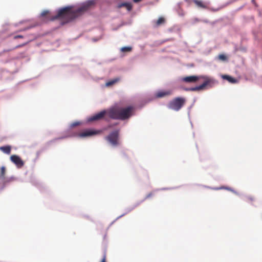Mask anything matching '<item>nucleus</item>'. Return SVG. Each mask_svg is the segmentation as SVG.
<instances>
[{"label":"nucleus","instance_id":"1","mask_svg":"<svg viewBox=\"0 0 262 262\" xmlns=\"http://www.w3.org/2000/svg\"><path fill=\"white\" fill-rule=\"evenodd\" d=\"M119 0H86L75 4L68 5L57 8L54 15L52 16L50 10H43L38 16L42 18L43 23L47 24L56 20H60L58 26L53 28L55 31L61 27L78 19L85 14L90 13L96 4L99 5L101 9H105L113 3Z\"/></svg>","mask_w":262,"mask_h":262},{"label":"nucleus","instance_id":"2","mask_svg":"<svg viewBox=\"0 0 262 262\" xmlns=\"http://www.w3.org/2000/svg\"><path fill=\"white\" fill-rule=\"evenodd\" d=\"M152 101L150 96L147 98L140 100L137 104H129L125 106L120 105L115 102L111 108V118L119 119L120 121L127 123L130 118L136 115V111L141 110L147 104Z\"/></svg>","mask_w":262,"mask_h":262},{"label":"nucleus","instance_id":"3","mask_svg":"<svg viewBox=\"0 0 262 262\" xmlns=\"http://www.w3.org/2000/svg\"><path fill=\"white\" fill-rule=\"evenodd\" d=\"M102 132L101 129L96 128L94 127H90L85 128L81 133L72 132L69 134L63 135L61 136L62 139L71 138H78L81 139H86L100 135Z\"/></svg>","mask_w":262,"mask_h":262},{"label":"nucleus","instance_id":"4","mask_svg":"<svg viewBox=\"0 0 262 262\" xmlns=\"http://www.w3.org/2000/svg\"><path fill=\"white\" fill-rule=\"evenodd\" d=\"M113 106L112 105L107 108H104L101 111L97 112L90 116H87L85 119V123H89L91 122L97 121L101 119L105 118L106 116H107L109 118L112 120H119V119H115L111 118V108Z\"/></svg>","mask_w":262,"mask_h":262},{"label":"nucleus","instance_id":"5","mask_svg":"<svg viewBox=\"0 0 262 262\" xmlns=\"http://www.w3.org/2000/svg\"><path fill=\"white\" fill-rule=\"evenodd\" d=\"M200 79L203 80L200 84L202 91L209 90L219 84V81L208 75H200Z\"/></svg>","mask_w":262,"mask_h":262},{"label":"nucleus","instance_id":"6","mask_svg":"<svg viewBox=\"0 0 262 262\" xmlns=\"http://www.w3.org/2000/svg\"><path fill=\"white\" fill-rule=\"evenodd\" d=\"M120 128H116L111 131L105 137V139L113 147H116L120 145Z\"/></svg>","mask_w":262,"mask_h":262},{"label":"nucleus","instance_id":"7","mask_svg":"<svg viewBox=\"0 0 262 262\" xmlns=\"http://www.w3.org/2000/svg\"><path fill=\"white\" fill-rule=\"evenodd\" d=\"M186 99L183 96H177L170 100L167 104L169 109L178 112L185 104Z\"/></svg>","mask_w":262,"mask_h":262},{"label":"nucleus","instance_id":"8","mask_svg":"<svg viewBox=\"0 0 262 262\" xmlns=\"http://www.w3.org/2000/svg\"><path fill=\"white\" fill-rule=\"evenodd\" d=\"M173 90L171 89H159L156 90L154 92L152 96H149L150 98L152 99V101L156 99L165 98L172 95Z\"/></svg>","mask_w":262,"mask_h":262},{"label":"nucleus","instance_id":"9","mask_svg":"<svg viewBox=\"0 0 262 262\" xmlns=\"http://www.w3.org/2000/svg\"><path fill=\"white\" fill-rule=\"evenodd\" d=\"M46 34H30L29 35H27L26 36L24 39H25V41L21 43H20L19 45H17L15 46V48L18 49L21 47H23L27 45H28L29 43L32 42L33 41L37 39V38L44 36Z\"/></svg>","mask_w":262,"mask_h":262},{"label":"nucleus","instance_id":"10","mask_svg":"<svg viewBox=\"0 0 262 262\" xmlns=\"http://www.w3.org/2000/svg\"><path fill=\"white\" fill-rule=\"evenodd\" d=\"M143 0H132L130 1H121L117 3L116 7L117 9H121L123 7H126V9L128 12H130L133 9V5L132 4V2L134 3H138L139 2H142Z\"/></svg>","mask_w":262,"mask_h":262},{"label":"nucleus","instance_id":"11","mask_svg":"<svg viewBox=\"0 0 262 262\" xmlns=\"http://www.w3.org/2000/svg\"><path fill=\"white\" fill-rule=\"evenodd\" d=\"M10 160L12 163H13L16 166V167L17 168H21L25 165V162L18 155H12L10 157Z\"/></svg>","mask_w":262,"mask_h":262},{"label":"nucleus","instance_id":"12","mask_svg":"<svg viewBox=\"0 0 262 262\" xmlns=\"http://www.w3.org/2000/svg\"><path fill=\"white\" fill-rule=\"evenodd\" d=\"M62 140L60 137H56L49 141H48L46 144L45 146L43 147H42L40 150L36 151V155L37 156V158H38L40 155L45 150H47L49 148V146L53 143H55L56 141L58 140Z\"/></svg>","mask_w":262,"mask_h":262},{"label":"nucleus","instance_id":"13","mask_svg":"<svg viewBox=\"0 0 262 262\" xmlns=\"http://www.w3.org/2000/svg\"><path fill=\"white\" fill-rule=\"evenodd\" d=\"M220 77L223 80H226L231 84H236L239 82V78H235L227 74H221Z\"/></svg>","mask_w":262,"mask_h":262},{"label":"nucleus","instance_id":"14","mask_svg":"<svg viewBox=\"0 0 262 262\" xmlns=\"http://www.w3.org/2000/svg\"><path fill=\"white\" fill-rule=\"evenodd\" d=\"M165 23L166 19L163 16H159L157 19H153L151 21V24L154 29L158 28Z\"/></svg>","mask_w":262,"mask_h":262},{"label":"nucleus","instance_id":"15","mask_svg":"<svg viewBox=\"0 0 262 262\" xmlns=\"http://www.w3.org/2000/svg\"><path fill=\"white\" fill-rule=\"evenodd\" d=\"M31 183L33 185L36 187L41 193L48 192V188L46 186L35 179H31Z\"/></svg>","mask_w":262,"mask_h":262},{"label":"nucleus","instance_id":"16","mask_svg":"<svg viewBox=\"0 0 262 262\" xmlns=\"http://www.w3.org/2000/svg\"><path fill=\"white\" fill-rule=\"evenodd\" d=\"M200 79V75H191L185 76L180 78V80L186 83H190L196 81L197 80Z\"/></svg>","mask_w":262,"mask_h":262},{"label":"nucleus","instance_id":"17","mask_svg":"<svg viewBox=\"0 0 262 262\" xmlns=\"http://www.w3.org/2000/svg\"><path fill=\"white\" fill-rule=\"evenodd\" d=\"M85 123V121L83 122L82 121L80 120H76L73 122H72L71 124H70L68 127L64 130V134L65 135L66 134H69L70 133L74 132V131L71 130L72 129L76 126H77L78 125H83Z\"/></svg>","mask_w":262,"mask_h":262},{"label":"nucleus","instance_id":"18","mask_svg":"<svg viewBox=\"0 0 262 262\" xmlns=\"http://www.w3.org/2000/svg\"><path fill=\"white\" fill-rule=\"evenodd\" d=\"M17 178L12 176L10 177L5 178L3 181H0V192L12 181L17 180Z\"/></svg>","mask_w":262,"mask_h":262},{"label":"nucleus","instance_id":"19","mask_svg":"<svg viewBox=\"0 0 262 262\" xmlns=\"http://www.w3.org/2000/svg\"><path fill=\"white\" fill-rule=\"evenodd\" d=\"M120 80V78L119 77H116L113 79H110L105 82L104 85H102L101 87H111L114 85L115 84H116V83H117L118 82H119Z\"/></svg>","mask_w":262,"mask_h":262},{"label":"nucleus","instance_id":"20","mask_svg":"<svg viewBox=\"0 0 262 262\" xmlns=\"http://www.w3.org/2000/svg\"><path fill=\"white\" fill-rule=\"evenodd\" d=\"M180 89L183 90L185 91H202V88L200 84L198 85H196L194 86H191V87H185L182 85H181L179 87Z\"/></svg>","mask_w":262,"mask_h":262},{"label":"nucleus","instance_id":"21","mask_svg":"<svg viewBox=\"0 0 262 262\" xmlns=\"http://www.w3.org/2000/svg\"><path fill=\"white\" fill-rule=\"evenodd\" d=\"M78 71L79 72L80 75L85 80H89L91 78H93V76L86 69H80L79 67H78Z\"/></svg>","mask_w":262,"mask_h":262},{"label":"nucleus","instance_id":"22","mask_svg":"<svg viewBox=\"0 0 262 262\" xmlns=\"http://www.w3.org/2000/svg\"><path fill=\"white\" fill-rule=\"evenodd\" d=\"M12 149V146L10 145L6 144L0 146V150L4 154L9 155L11 154Z\"/></svg>","mask_w":262,"mask_h":262},{"label":"nucleus","instance_id":"23","mask_svg":"<svg viewBox=\"0 0 262 262\" xmlns=\"http://www.w3.org/2000/svg\"><path fill=\"white\" fill-rule=\"evenodd\" d=\"M183 4V2H179L177 3V6L175 7V10L177 11L178 14L180 16H183L184 15V13L183 12V10L181 7V5Z\"/></svg>","mask_w":262,"mask_h":262},{"label":"nucleus","instance_id":"24","mask_svg":"<svg viewBox=\"0 0 262 262\" xmlns=\"http://www.w3.org/2000/svg\"><path fill=\"white\" fill-rule=\"evenodd\" d=\"M189 184H184V185H179V186H174V187H162V188L156 189V191H159V190L163 191V190H174V189H179V188H181V187H183L184 186H187Z\"/></svg>","mask_w":262,"mask_h":262},{"label":"nucleus","instance_id":"25","mask_svg":"<svg viewBox=\"0 0 262 262\" xmlns=\"http://www.w3.org/2000/svg\"><path fill=\"white\" fill-rule=\"evenodd\" d=\"M215 59H217L219 60H220V61H223V62H227V61H228V57L225 53H220V54H219L217 55V56H216L215 57Z\"/></svg>","mask_w":262,"mask_h":262},{"label":"nucleus","instance_id":"26","mask_svg":"<svg viewBox=\"0 0 262 262\" xmlns=\"http://www.w3.org/2000/svg\"><path fill=\"white\" fill-rule=\"evenodd\" d=\"M103 255L100 262H106V243L103 242L102 244Z\"/></svg>","mask_w":262,"mask_h":262},{"label":"nucleus","instance_id":"27","mask_svg":"<svg viewBox=\"0 0 262 262\" xmlns=\"http://www.w3.org/2000/svg\"><path fill=\"white\" fill-rule=\"evenodd\" d=\"M192 2L199 7L203 9H207V6L202 0H192Z\"/></svg>","mask_w":262,"mask_h":262},{"label":"nucleus","instance_id":"28","mask_svg":"<svg viewBox=\"0 0 262 262\" xmlns=\"http://www.w3.org/2000/svg\"><path fill=\"white\" fill-rule=\"evenodd\" d=\"M6 172V168L5 166H2L0 168V181H3L5 179V174Z\"/></svg>","mask_w":262,"mask_h":262},{"label":"nucleus","instance_id":"29","mask_svg":"<svg viewBox=\"0 0 262 262\" xmlns=\"http://www.w3.org/2000/svg\"><path fill=\"white\" fill-rule=\"evenodd\" d=\"M134 207L133 206V205L128 206L125 208L124 209V212L122 214L119 215L117 217V219H120L123 216H125L126 214H128V213L132 211H133L134 209Z\"/></svg>","mask_w":262,"mask_h":262},{"label":"nucleus","instance_id":"30","mask_svg":"<svg viewBox=\"0 0 262 262\" xmlns=\"http://www.w3.org/2000/svg\"><path fill=\"white\" fill-rule=\"evenodd\" d=\"M120 155L121 157L123 159H124L127 161H128V162L130 161L129 158L125 150L121 149L120 151Z\"/></svg>","mask_w":262,"mask_h":262},{"label":"nucleus","instance_id":"31","mask_svg":"<svg viewBox=\"0 0 262 262\" xmlns=\"http://www.w3.org/2000/svg\"><path fill=\"white\" fill-rule=\"evenodd\" d=\"M133 49V48L132 46H123L121 47L120 49V51L122 53H127L130 52Z\"/></svg>","mask_w":262,"mask_h":262},{"label":"nucleus","instance_id":"32","mask_svg":"<svg viewBox=\"0 0 262 262\" xmlns=\"http://www.w3.org/2000/svg\"><path fill=\"white\" fill-rule=\"evenodd\" d=\"M196 98L195 97H194L193 99V102L192 103H191V104L187 108V115H188V118L189 119H190V111H191V109L192 108V107L193 106L195 102H196Z\"/></svg>","mask_w":262,"mask_h":262},{"label":"nucleus","instance_id":"33","mask_svg":"<svg viewBox=\"0 0 262 262\" xmlns=\"http://www.w3.org/2000/svg\"><path fill=\"white\" fill-rule=\"evenodd\" d=\"M194 185H196V186H202L204 188L210 189L213 190H218L217 187H212V186H209L202 185V184H195Z\"/></svg>","mask_w":262,"mask_h":262},{"label":"nucleus","instance_id":"34","mask_svg":"<svg viewBox=\"0 0 262 262\" xmlns=\"http://www.w3.org/2000/svg\"><path fill=\"white\" fill-rule=\"evenodd\" d=\"M180 30H181V28L176 25H174L173 27H172L168 29V31L169 32H174L176 31L177 32H180Z\"/></svg>","mask_w":262,"mask_h":262},{"label":"nucleus","instance_id":"35","mask_svg":"<svg viewBox=\"0 0 262 262\" xmlns=\"http://www.w3.org/2000/svg\"><path fill=\"white\" fill-rule=\"evenodd\" d=\"M173 40V38H167V39H163V40H162L157 41L156 42V43L157 45H161L163 44L164 43H165V42H166L167 41H170V40Z\"/></svg>","mask_w":262,"mask_h":262},{"label":"nucleus","instance_id":"36","mask_svg":"<svg viewBox=\"0 0 262 262\" xmlns=\"http://www.w3.org/2000/svg\"><path fill=\"white\" fill-rule=\"evenodd\" d=\"M14 95L13 93H8L5 94L3 97V99L5 100H9L11 99Z\"/></svg>","mask_w":262,"mask_h":262},{"label":"nucleus","instance_id":"37","mask_svg":"<svg viewBox=\"0 0 262 262\" xmlns=\"http://www.w3.org/2000/svg\"><path fill=\"white\" fill-rule=\"evenodd\" d=\"M253 19H254L253 16H251L250 17L244 16H243V19H244L243 24H247L250 21V20Z\"/></svg>","mask_w":262,"mask_h":262},{"label":"nucleus","instance_id":"38","mask_svg":"<svg viewBox=\"0 0 262 262\" xmlns=\"http://www.w3.org/2000/svg\"><path fill=\"white\" fill-rule=\"evenodd\" d=\"M223 8H224V6L222 5L216 8H214L213 7H210V8H208L207 9L213 12H215L219 11V10H220L221 9H222Z\"/></svg>","mask_w":262,"mask_h":262},{"label":"nucleus","instance_id":"39","mask_svg":"<svg viewBox=\"0 0 262 262\" xmlns=\"http://www.w3.org/2000/svg\"><path fill=\"white\" fill-rule=\"evenodd\" d=\"M15 49H16L15 47L14 46V47H11V48H7V49H4L1 52H2V54H3L5 53L13 51V50H14Z\"/></svg>","mask_w":262,"mask_h":262},{"label":"nucleus","instance_id":"40","mask_svg":"<svg viewBox=\"0 0 262 262\" xmlns=\"http://www.w3.org/2000/svg\"><path fill=\"white\" fill-rule=\"evenodd\" d=\"M248 196V195H247L244 193H239V195H238V196L242 200H243L244 201H246V202L247 201Z\"/></svg>","mask_w":262,"mask_h":262},{"label":"nucleus","instance_id":"41","mask_svg":"<svg viewBox=\"0 0 262 262\" xmlns=\"http://www.w3.org/2000/svg\"><path fill=\"white\" fill-rule=\"evenodd\" d=\"M239 51L242 53H246L247 51V49L246 47L243 46L241 45V46H239Z\"/></svg>","mask_w":262,"mask_h":262},{"label":"nucleus","instance_id":"42","mask_svg":"<svg viewBox=\"0 0 262 262\" xmlns=\"http://www.w3.org/2000/svg\"><path fill=\"white\" fill-rule=\"evenodd\" d=\"M224 19H225H225L227 20L230 23V24H232L233 21V17H230L228 16H224Z\"/></svg>","mask_w":262,"mask_h":262},{"label":"nucleus","instance_id":"43","mask_svg":"<svg viewBox=\"0 0 262 262\" xmlns=\"http://www.w3.org/2000/svg\"><path fill=\"white\" fill-rule=\"evenodd\" d=\"M144 202V200H142L141 201H138L135 204L133 205V206L134 207V208H135Z\"/></svg>","mask_w":262,"mask_h":262},{"label":"nucleus","instance_id":"44","mask_svg":"<svg viewBox=\"0 0 262 262\" xmlns=\"http://www.w3.org/2000/svg\"><path fill=\"white\" fill-rule=\"evenodd\" d=\"M25 37H26V36H24L23 35L18 34V35H14V37H13V38L14 39H17L18 38H23V39H24L25 38Z\"/></svg>","mask_w":262,"mask_h":262},{"label":"nucleus","instance_id":"45","mask_svg":"<svg viewBox=\"0 0 262 262\" xmlns=\"http://www.w3.org/2000/svg\"><path fill=\"white\" fill-rule=\"evenodd\" d=\"M238 51H239V46L236 43H234V44L233 52L234 53H236Z\"/></svg>","mask_w":262,"mask_h":262},{"label":"nucleus","instance_id":"46","mask_svg":"<svg viewBox=\"0 0 262 262\" xmlns=\"http://www.w3.org/2000/svg\"><path fill=\"white\" fill-rule=\"evenodd\" d=\"M41 25V24L39 23H35L33 24H32V25H30V27L31 28V29H32L33 28H35L36 27H37V26H39Z\"/></svg>","mask_w":262,"mask_h":262},{"label":"nucleus","instance_id":"47","mask_svg":"<svg viewBox=\"0 0 262 262\" xmlns=\"http://www.w3.org/2000/svg\"><path fill=\"white\" fill-rule=\"evenodd\" d=\"M101 38H102V36H100V37H95L92 38V40L93 42H97L98 41H99Z\"/></svg>","mask_w":262,"mask_h":262},{"label":"nucleus","instance_id":"48","mask_svg":"<svg viewBox=\"0 0 262 262\" xmlns=\"http://www.w3.org/2000/svg\"><path fill=\"white\" fill-rule=\"evenodd\" d=\"M152 195H153V193L152 192H150L148 194H147L143 200H144V201H145L146 199L150 198Z\"/></svg>","mask_w":262,"mask_h":262},{"label":"nucleus","instance_id":"49","mask_svg":"<svg viewBox=\"0 0 262 262\" xmlns=\"http://www.w3.org/2000/svg\"><path fill=\"white\" fill-rule=\"evenodd\" d=\"M230 191L232 192V193L237 195V196H238V195H239V193L238 192H237L236 190H235L234 188H233L232 187L231 188V190Z\"/></svg>","mask_w":262,"mask_h":262},{"label":"nucleus","instance_id":"50","mask_svg":"<svg viewBox=\"0 0 262 262\" xmlns=\"http://www.w3.org/2000/svg\"><path fill=\"white\" fill-rule=\"evenodd\" d=\"M103 78H100V77H93V78H91L90 79H92L95 81H99L101 79H102Z\"/></svg>","mask_w":262,"mask_h":262},{"label":"nucleus","instance_id":"51","mask_svg":"<svg viewBox=\"0 0 262 262\" xmlns=\"http://www.w3.org/2000/svg\"><path fill=\"white\" fill-rule=\"evenodd\" d=\"M30 29H31V28H30V25H29V26L24 28V29L19 30L18 32L25 31L29 30Z\"/></svg>","mask_w":262,"mask_h":262},{"label":"nucleus","instance_id":"52","mask_svg":"<svg viewBox=\"0 0 262 262\" xmlns=\"http://www.w3.org/2000/svg\"><path fill=\"white\" fill-rule=\"evenodd\" d=\"M234 3V2L233 1V0H229V1H228L227 2H226L225 4L223 5L222 6H224V7Z\"/></svg>","mask_w":262,"mask_h":262},{"label":"nucleus","instance_id":"53","mask_svg":"<svg viewBox=\"0 0 262 262\" xmlns=\"http://www.w3.org/2000/svg\"><path fill=\"white\" fill-rule=\"evenodd\" d=\"M120 124V122H114L111 124V126L112 127H115L116 126H118Z\"/></svg>","mask_w":262,"mask_h":262},{"label":"nucleus","instance_id":"54","mask_svg":"<svg viewBox=\"0 0 262 262\" xmlns=\"http://www.w3.org/2000/svg\"><path fill=\"white\" fill-rule=\"evenodd\" d=\"M121 24H122V26H124L125 25H130L131 24V21L126 22V21H122L121 22Z\"/></svg>","mask_w":262,"mask_h":262},{"label":"nucleus","instance_id":"55","mask_svg":"<svg viewBox=\"0 0 262 262\" xmlns=\"http://www.w3.org/2000/svg\"><path fill=\"white\" fill-rule=\"evenodd\" d=\"M218 190H226V185H222L220 187H217Z\"/></svg>","mask_w":262,"mask_h":262},{"label":"nucleus","instance_id":"56","mask_svg":"<svg viewBox=\"0 0 262 262\" xmlns=\"http://www.w3.org/2000/svg\"><path fill=\"white\" fill-rule=\"evenodd\" d=\"M106 236H107L106 233L104 234V235H103V241L102 242V243L105 242V243H106V245H107V240H106ZM102 244L103 243H102Z\"/></svg>","mask_w":262,"mask_h":262},{"label":"nucleus","instance_id":"57","mask_svg":"<svg viewBox=\"0 0 262 262\" xmlns=\"http://www.w3.org/2000/svg\"><path fill=\"white\" fill-rule=\"evenodd\" d=\"M216 23H217V21L216 20V19H215V20H214V21H210L209 24H210V25H212V26H214V25H215Z\"/></svg>","mask_w":262,"mask_h":262},{"label":"nucleus","instance_id":"58","mask_svg":"<svg viewBox=\"0 0 262 262\" xmlns=\"http://www.w3.org/2000/svg\"><path fill=\"white\" fill-rule=\"evenodd\" d=\"M225 19H224V16H223L222 17H220L218 19H216V20L217 21V23H219V22H221V21H222L223 20H224Z\"/></svg>","mask_w":262,"mask_h":262},{"label":"nucleus","instance_id":"59","mask_svg":"<svg viewBox=\"0 0 262 262\" xmlns=\"http://www.w3.org/2000/svg\"><path fill=\"white\" fill-rule=\"evenodd\" d=\"M201 21L204 23H206V24H209L210 23V21L207 19H203L201 20Z\"/></svg>","mask_w":262,"mask_h":262},{"label":"nucleus","instance_id":"60","mask_svg":"<svg viewBox=\"0 0 262 262\" xmlns=\"http://www.w3.org/2000/svg\"><path fill=\"white\" fill-rule=\"evenodd\" d=\"M30 80V79H26V80H23V81H20L18 82L17 83L16 85H19V84H21V83H23L25 82H26V81H28V80Z\"/></svg>","mask_w":262,"mask_h":262},{"label":"nucleus","instance_id":"61","mask_svg":"<svg viewBox=\"0 0 262 262\" xmlns=\"http://www.w3.org/2000/svg\"><path fill=\"white\" fill-rule=\"evenodd\" d=\"M247 200L250 201H253L254 200V198L251 196H248Z\"/></svg>","mask_w":262,"mask_h":262},{"label":"nucleus","instance_id":"62","mask_svg":"<svg viewBox=\"0 0 262 262\" xmlns=\"http://www.w3.org/2000/svg\"><path fill=\"white\" fill-rule=\"evenodd\" d=\"M59 211H62V212H69V210L67 208H63L62 209H59Z\"/></svg>","mask_w":262,"mask_h":262},{"label":"nucleus","instance_id":"63","mask_svg":"<svg viewBox=\"0 0 262 262\" xmlns=\"http://www.w3.org/2000/svg\"><path fill=\"white\" fill-rule=\"evenodd\" d=\"M246 40V38L245 37H242L241 39V45H242V42H243L244 41Z\"/></svg>","mask_w":262,"mask_h":262},{"label":"nucleus","instance_id":"64","mask_svg":"<svg viewBox=\"0 0 262 262\" xmlns=\"http://www.w3.org/2000/svg\"><path fill=\"white\" fill-rule=\"evenodd\" d=\"M231 188H232L231 187L226 186V190L230 191L231 190Z\"/></svg>","mask_w":262,"mask_h":262}]
</instances>
